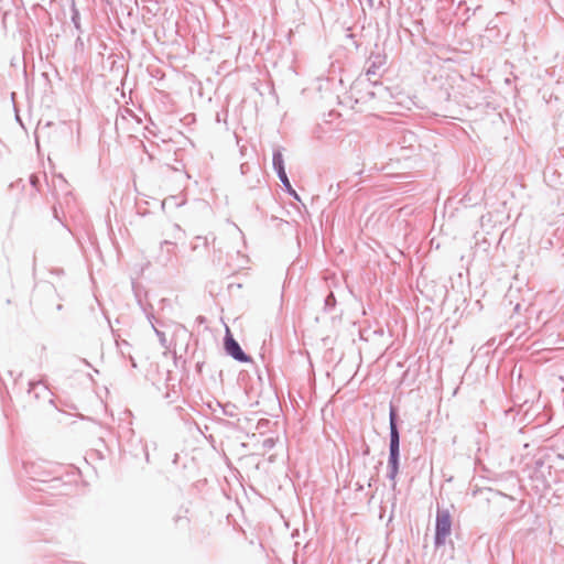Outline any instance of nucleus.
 I'll list each match as a JSON object with an SVG mask.
<instances>
[{"instance_id": "f257e3e1", "label": "nucleus", "mask_w": 564, "mask_h": 564, "mask_svg": "<svg viewBox=\"0 0 564 564\" xmlns=\"http://www.w3.org/2000/svg\"><path fill=\"white\" fill-rule=\"evenodd\" d=\"M389 459L387 477L392 482V490L397 489V476L399 474L400 464V432L398 427V412L393 404H390L389 411Z\"/></svg>"}, {"instance_id": "f03ea898", "label": "nucleus", "mask_w": 564, "mask_h": 564, "mask_svg": "<svg viewBox=\"0 0 564 564\" xmlns=\"http://www.w3.org/2000/svg\"><path fill=\"white\" fill-rule=\"evenodd\" d=\"M452 530V517L447 509H437L435 519V546H442L445 544L446 538L451 534Z\"/></svg>"}, {"instance_id": "7ed1b4c3", "label": "nucleus", "mask_w": 564, "mask_h": 564, "mask_svg": "<svg viewBox=\"0 0 564 564\" xmlns=\"http://www.w3.org/2000/svg\"><path fill=\"white\" fill-rule=\"evenodd\" d=\"M273 170L275 171L280 182L282 183L285 192L294 199L300 200V196L296 191L292 187L290 180L285 172L284 160L280 149L273 151L272 158Z\"/></svg>"}, {"instance_id": "20e7f679", "label": "nucleus", "mask_w": 564, "mask_h": 564, "mask_svg": "<svg viewBox=\"0 0 564 564\" xmlns=\"http://www.w3.org/2000/svg\"><path fill=\"white\" fill-rule=\"evenodd\" d=\"M224 347H225L227 355H229L235 360H237L239 362L251 361V357L242 350L239 343L232 337V335L230 334V332L228 329H227L226 336L224 338Z\"/></svg>"}, {"instance_id": "39448f33", "label": "nucleus", "mask_w": 564, "mask_h": 564, "mask_svg": "<svg viewBox=\"0 0 564 564\" xmlns=\"http://www.w3.org/2000/svg\"><path fill=\"white\" fill-rule=\"evenodd\" d=\"M369 65L366 69V76L370 80L371 76H376L384 64V57L381 54H371L368 61Z\"/></svg>"}, {"instance_id": "423d86ee", "label": "nucleus", "mask_w": 564, "mask_h": 564, "mask_svg": "<svg viewBox=\"0 0 564 564\" xmlns=\"http://www.w3.org/2000/svg\"><path fill=\"white\" fill-rule=\"evenodd\" d=\"M175 243L164 240L161 242V254L159 256V262L163 265H166L171 259L172 253L174 252Z\"/></svg>"}, {"instance_id": "0eeeda50", "label": "nucleus", "mask_w": 564, "mask_h": 564, "mask_svg": "<svg viewBox=\"0 0 564 564\" xmlns=\"http://www.w3.org/2000/svg\"><path fill=\"white\" fill-rule=\"evenodd\" d=\"M336 306V297L333 292H329L324 300L325 312H332Z\"/></svg>"}, {"instance_id": "6e6552de", "label": "nucleus", "mask_w": 564, "mask_h": 564, "mask_svg": "<svg viewBox=\"0 0 564 564\" xmlns=\"http://www.w3.org/2000/svg\"><path fill=\"white\" fill-rule=\"evenodd\" d=\"M275 446V440L273 437H267L262 441V448L270 451Z\"/></svg>"}, {"instance_id": "1a4fd4ad", "label": "nucleus", "mask_w": 564, "mask_h": 564, "mask_svg": "<svg viewBox=\"0 0 564 564\" xmlns=\"http://www.w3.org/2000/svg\"><path fill=\"white\" fill-rule=\"evenodd\" d=\"M138 444L141 447V452L144 454L145 460L149 462L150 456H149V452H148L147 445L142 444L141 440H138Z\"/></svg>"}, {"instance_id": "9d476101", "label": "nucleus", "mask_w": 564, "mask_h": 564, "mask_svg": "<svg viewBox=\"0 0 564 564\" xmlns=\"http://www.w3.org/2000/svg\"><path fill=\"white\" fill-rule=\"evenodd\" d=\"M378 480V474H373L369 477L368 481H367V486L368 487H372L373 484H376Z\"/></svg>"}, {"instance_id": "9b49d317", "label": "nucleus", "mask_w": 564, "mask_h": 564, "mask_svg": "<svg viewBox=\"0 0 564 564\" xmlns=\"http://www.w3.org/2000/svg\"><path fill=\"white\" fill-rule=\"evenodd\" d=\"M40 383H41L40 381H30V382H29V393H31L32 391H34V390H35V388H36L37 386H40Z\"/></svg>"}, {"instance_id": "f8f14e48", "label": "nucleus", "mask_w": 564, "mask_h": 564, "mask_svg": "<svg viewBox=\"0 0 564 564\" xmlns=\"http://www.w3.org/2000/svg\"><path fill=\"white\" fill-rule=\"evenodd\" d=\"M152 326H154V325L152 324ZM153 329H154L155 334L158 335V337L160 338V340L163 343L165 340V334L163 332L156 329L155 327H153Z\"/></svg>"}, {"instance_id": "ddd939ff", "label": "nucleus", "mask_w": 564, "mask_h": 564, "mask_svg": "<svg viewBox=\"0 0 564 564\" xmlns=\"http://www.w3.org/2000/svg\"><path fill=\"white\" fill-rule=\"evenodd\" d=\"M72 20H73L74 24L76 25V28H78V22H77V20H78V11L76 9H74Z\"/></svg>"}, {"instance_id": "4468645a", "label": "nucleus", "mask_w": 564, "mask_h": 564, "mask_svg": "<svg viewBox=\"0 0 564 564\" xmlns=\"http://www.w3.org/2000/svg\"><path fill=\"white\" fill-rule=\"evenodd\" d=\"M241 173L245 174L249 170L248 163H242L240 165Z\"/></svg>"}, {"instance_id": "2eb2a0df", "label": "nucleus", "mask_w": 564, "mask_h": 564, "mask_svg": "<svg viewBox=\"0 0 564 564\" xmlns=\"http://www.w3.org/2000/svg\"><path fill=\"white\" fill-rule=\"evenodd\" d=\"M53 212H54V217H55L58 221H61V223H62V219H61V217H59V215H58V212H57L56 206H54V207H53Z\"/></svg>"}, {"instance_id": "dca6fc26", "label": "nucleus", "mask_w": 564, "mask_h": 564, "mask_svg": "<svg viewBox=\"0 0 564 564\" xmlns=\"http://www.w3.org/2000/svg\"><path fill=\"white\" fill-rule=\"evenodd\" d=\"M223 413H224L225 415H230V416H232V415H234V414H232V412H230V410H227V406H223Z\"/></svg>"}, {"instance_id": "f3484780", "label": "nucleus", "mask_w": 564, "mask_h": 564, "mask_svg": "<svg viewBox=\"0 0 564 564\" xmlns=\"http://www.w3.org/2000/svg\"><path fill=\"white\" fill-rule=\"evenodd\" d=\"M202 367H203L202 362H197L196 364V369H197L198 372H202Z\"/></svg>"}, {"instance_id": "a211bd4d", "label": "nucleus", "mask_w": 564, "mask_h": 564, "mask_svg": "<svg viewBox=\"0 0 564 564\" xmlns=\"http://www.w3.org/2000/svg\"><path fill=\"white\" fill-rule=\"evenodd\" d=\"M31 478H32V479H34V480L42 481V482H45V481H46L44 478H35V477H33V476H31Z\"/></svg>"}, {"instance_id": "6ab92c4d", "label": "nucleus", "mask_w": 564, "mask_h": 564, "mask_svg": "<svg viewBox=\"0 0 564 564\" xmlns=\"http://www.w3.org/2000/svg\"><path fill=\"white\" fill-rule=\"evenodd\" d=\"M356 485H357V490H362L364 489V485H361L359 482H357Z\"/></svg>"}, {"instance_id": "aec40b11", "label": "nucleus", "mask_w": 564, "mask_h": 564, "mask_svg": "<svg viewBox=\"0 0 564 564\" xmlns=\"http://www.w3.org/2000/svg\"><path fill=\"white\" fill-rule=\"evenodd\" d=\"M464 3H465V1L458 0L457 7L460 8Z\"/></svg>"}, {"instance_id": "412c9836", "label": "nucleus", "mask_w": 564, "mask_h": 564, "mask_svg": "<svg viewBox=\"0 0 564 564\" xmlns=\"http://www.w3.org/2000/svg\"><path fill=\"white\" fill-rule=\"evenodd\" d=\"M130 360H131L132 367H137V365L131 356H130Z\"/></svg>"}, {"instance_id": "4be33fe9", "label": "nucleus", "mask_w": 564, "mask_h": 564, "mask_svg": "<svg viewBox=\"0 0 564 564\" xmlns=\"http://www.w3.org/2000/svg\"><path fill=\"white\" fill-rule=\"evenodd\" d=\"M368 95H369L371 98H373L376 94H375L373 91H370V93H368Z\"/></svg>"}, {"instance_id": "5701e85b", "label": "nucleus", "mask_w": 564, "mask_h": 564, "mask_svg": "<svg viewBox=\"0 0 564 564\" xmlns=\"http://www.w3.org/2000/svg\"><path fill=\"white\" fill-rule=\"evenodd\" d=\"M180 520H182V517H180V516H178V517H176V518H175V523H177Z\"/></svg>"}, {"instance_id": "b1692460", "label": "nucleus", "mask_w": 564, "mask_h": 564, "mask_svg": "<svg viewBox=\"0 0 564 564\" xmlns=\"http://www.w3.org/2000/svg\"><path fill=\"white\" fill-rule=\"evenodd\" d=\"M364 453H365V454H369V447H368V446L366 447V449H365V452H364Z\"/></svg>"}]
</instances>
